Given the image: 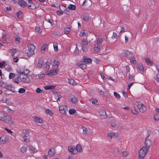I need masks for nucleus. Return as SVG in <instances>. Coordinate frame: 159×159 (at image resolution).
<instances>
[{
    "label": "nucleus",
    "mask_w": 159,
    "mask_h": 159,
    "mask_svg": "<svg viewBox=\"0 0 159 159\" xmlns=\"http://www.w3.org/2000/svg\"><path fill=\"white\" fill-rule=\"evenodd\" d=\"M121 153L122 154V157H126L129 155V153L126 151H123Z\"/></svg>",
    "instance_id": "41"
},
{
    "label": "nucleus",
    "mask_w": 159,
    "mask_h": 159,
    "mask_svg": "<svg viewBox=\"0 0 159 159\" xmlns=\"http://www.w3.org/2000/svg\"><path fill=\"white\" fill-rule=\"evenodd\" d=\"M70 30V27L66 28L64 30V33L66 34H67L69 33Z\"/></svg>",
    "instance_id": "47"
},
{
    "label": "nucleus",
    "mask_w": 159,
    "mask_h": 159,
    "mask_svg": "<svg viewBox=\"0 0 159 159\" xmlns=\"http://www.w3.org/2000/svg\"><path fill=\"white\" fill-rule=\"evenodd\" d=\"M90 102H92L93 104L96 105L97 102V101L94 99H91L90 100Z\"/></svg>",
    "instance_id": "50"
},
{
    "label": "nucleus",
    "mask_w": 159,
    "mask_h": 159,
    "mask_svg": "<svg viewBox=\"0 0 159 159\" xmlns=\"http://www.w3.org/2000/svg\"><path fill=\"white\" fill-rule=\"evenodd\" d=\"M99 114L102 119H105L107 117L106 113L104 110H101L99 112Z\"/></svg>",
    "instance_id": "9"
},
{
    "label": "nucleus",
    "mask_w": 159,
    "mask_h": 159,
    "mask_svg": "<svg viewBox=\"0 0 159 159\" xmlns=\"http://www.w3.org/2000/svg\"><path fill=\"white\" fill-rule=\"evenodd\" d=\"M2 119V120L7 124L12 125L13 123V121L11 117L8 115H6Z\"/></svg>",
    "instance_id": "4"
},
{
    "label": "nucleus",
    "mask_w": 159,
    "mask_h": 159,
    "mask_svg": "<svg viewBox=\"0 0 159 159\" xmlns=\"http://www.w3.org/2000/svg\"><path fill=\"white\" fill-rule=\"evenodd\" d=\"M103 41V39L102 38H98V40H97V44H98L99 45H101V43Z\"/></svg>",
    "instance_id": "38"
},
{
    "label": "nucleus",
    "mask_w": 159,
    "mask_h": 159,
    "mask_svg": "<svg viewBox=\"0 0 159 159\" xmlns=\"http://www.w3.org/2000/svg\"><path fill=\"white\" fill-rule=\"evenodd\" d=\"M89 18V16L88 15H85L83 17V19L84 21L86 22H88Z\"/></svg>",
    "instance_id": "49"
},
{
    "label": "nucleus",
    "mask_w": 159,
    "mask_h": 159,
    "mask_svg": "<svg viewBox=\"0 0 159 159\" xmlns=\"http://www.w3.org/2000/svg\"><path fill=\"white\" fill-rule=\"evenodd\" d=\"M85 34H86L84 30H82L80 34V35L81 36H84Z\"/></svg>",
    "instance_id": "60"
},
{
    "label": "nucleus",
    "mask_w": 159,
    "mask_h": 159,
    "mask_svg": "<svg viewBox=\"0 0 159 159\" xmlns=\"http://www.w3.org/2000/svg\"><path fill=\"white\" fill-rule=\"evenodd\" d=\"M5 115L3 112L0 111V120H3V118Z\"/></svg>",
    "instance_id": "44"
},
{
    "label": "nucleus",
    "mask_w": 159,
    "mask_h": 159,
    "mask_svg": "<svg viewBox=\"0 0 159 159\" xmlns=\"http://www.w3.org/2000/svg\"><path fill=\"white\" fill-rule=\"evenodd\" d=\"M114 94L115 97L118 99H119L120 98V95L117 93L116 92H114Z\"/></svg>",
    "instance_id": "55"
},
{
    "label": "nucleus",
    "mask_w": 159,
    "mask_h": 159,
    "mask_svg": "<svg viewBox=\"0 0 159 159\" xmlns=\"http://www.w3.org/2000/svg\"><path fill=\"white\" fill-rule=\"evenodd\" d=\"M69 82L70 84H72L73 85H75L76 84V83L75 82L74 80L73 79H69Z\"/></svg>",
    "instance_id": "40"
},
{
    "label": "nucleus",
    "mask_w": 159,
    "mask_h": 159,
    "mask_svg": "<svg viewBox=\"0 0 159 159\" xmlns=\"http://www.w3.org/2000/svg\"><path fill=\"white\" fill-rule=\"evenodd\" d=\"M149 150V149L148 148H147L146 146L143 147L139 151V159H144L145 156L147 154Z\"/></svg>",
    "instance_id": "1"
},
{
    "label": "nucleus",
    "mask_w": 159,
    "mask_h": 159,
    "mask_svg": "<svg viewBox=\"0 0 159 159\" xmlns=\"http://www.w3.org/2000/svg\"><path fill=\"white\" fill-rule=\"evenodd\" d=\"M69 113L70 115L74 114L76 112V110L74 109H70L69 111Z\"/></svg>",
    "instance_id": "48"
},
{
    "label": "nucleus",
    "mask_w": 159,
    "mask_h": 159,
    "mask_svg": "<svg viewBox=\"0 0 159 159\" xmlns=\"http://www.w3.org/2000/svg\"><path fill=\"white\" fill-rule=\"evenodd\" d=\"M83 132V133L84 134L87 135L88 134V129L85 127L83 126L82 127Z\"/></svg>",
    "instance_id": "25"
},
{
    "label": "nucleus",
    "mask_w": 159,
    "mask_h": 159,
    "mask_svg": "<svg viewBox=\"0 0 159 159\" xmlns=\"http://www.w3.org/2000/svg\"><path fill=\"white\" fill-rule=\"evenodd\" d=\"M117 134H115L113 133H110L108 134L107 136L108 138L111 139L112 138V137L114 136L117 137Z\"/></svg>",
    "instance_id": "19"
},
{
    "label": "nucleus",
    "mask_w": 159,
    "mask_h": 159,
    "mask_svg": "<svg viewBox=\"0 0 159 159\" xmlns=\"http://www.w3.org/2000/svg\"><path fill=\"white\" fill-rule=\"evenodd\" d=\"M6 142V141L4 139H3L2 137H1L0 144H5Z\"/></svg>",
    "instance_id": "59"
},
{
    "label": "nucleus",
    "mask_w": 159,
    "mask_h": 159,
    "mask_svg": "<svg viewBox=\"0 0 159 159\" xmlns=\"http://www.w3.org/2000/svg\"><path fill=\"white\" fill-rule=\"evenodd\" d=\"M22 12L20 11H19L17 12L16 13V16L18 18H20L22 16Z\"/></svg>",
    "instance_id": "32"
},
{
    "label": "nucleus",
    "mask_w": 159,
    "mask_h": 159,
    "mask_svg": "<svg viewBox=\"0 0 159 159\" xmlns=\"http://www.w3.org/2000/svg\"><path fill=\"white\" fill-rule=\"evenodd\" d=\"M18 78H20V81L25 83H28L30 81V80L27 75L23 73L20 74Z\"/></svg>",
    "instance_id": "3"
},
{
    "label": "nucleus",
    "mask_w": 159,
    "mask_h": 159,
    "mask_svg": "<svg viewBox=\"0 0 159 159\" xmlns=\"http://www.w3.org/2000/svg\"><path fill=\"white\" fill-rule=\"evenodd\" d=\"M83 61L85 63V64L86 65V64H89L91 63L92 60L90 58H84L83 59Z\"/></svg>",
    "instance_id": "15"
},
{
    "label": "nucleus",
    "mask_w": 159,
    "mask_h": 159,
    "mask_svg": "<svg viewBox=\"0 0 159 159\" xmlns=\"http://www.w3.org/2000/svg\"><path fill=\"white\" fill-rule=\"evenodd\" d=\"M53 47L54 48V51L55 52H57L58 51V47H57V43H53Z\"/></svg>",
    "instance_id": "45"
},
{
    "label": "nucleus",
    "mask_w": 159,
    "mask_h": 159,
    "mask_svg": "<svg viewBox=\"0 0 159 159\" xmlns=\"http://www.w3.org/2000/svg\"><path fill=\"white\" fill-rule=\"evenodd\" d=\"M120 116L123 119H128L127 115L126 113H122L120 115Z\"/></svg>",
    "instance_id": "29"
},
{
    "label": "nucleus",
    "mask_w": 159,
    "mask_h": 159,
    "mask_svg": "<svg viewBox=\"0 0 159 159\" xmlns=\"http://www.w3.org/2000/svg\"><path fill=\"white\" fill-rule=\"evenodd\" d=\"M67 107L66 105H61L59 107V110L63 114H65L67 111Z\"/></svg>",
    "instance_id": "6"
},
{
    "label": "nucleus",
    "mask_w": 159,
    "mask_h": 159,
    "mask_svg": "<svg viewBox=\"0 0 159 159\" xmlns=\"http://www.w3.org/2000/svg\"><path fill=\"white\" fill-rule=\"evenodd\" d=\"M59 70L58 69H56L55 70H51L50 72L48 71H47L46 72V75H57V72Z\"/></svg>",
    "instance_id": "8"
},
{
    "label": "nucleus",
    "mask_w": 159,
    "mask_h": 159,
    "mask_svg": "<svg viewBox=\"0 0 159 159\" xmlns=\"http://www.w3.org/2000/svg\"><path fill=\"white\" fill-rule=\"evenodd\" d=\"M100 45L96 44L93 48L94 51L95 52H99L100 48Z\"/></svg>",
    "instance_id": "18"
},
{
    "label": "nucleus",
    "mask_w": 159,
    "mask_h": 159,
    "mask_svg": "<svg viewBox=\"0 0 159 159\" xmlns=\"http://www.w3.org/2000/svg\"><path fill=\"white\" fill-rule=\"evenodd\" d=\"M130 62L134 64H136V61L135 58L134 57H131L130 59Z\"/></svg>",
    "instance_id": "43"
},
{
    "label": "nucleus",
    "mask_w": 159,
    "mask_h": 159,
    "mask_svg": "<svg viewBox=\"0 0 159 159\" xmlns=\"http://www.w3.org/2000/svg\"><path fill=\"white\" fill-rule=\"evenodd\" d=\"M19 4L23 7H24L27 5V3L23 0H20Z\"/></svg>",
    "instance_id": "23"
},
{
    "label": "nucleus",
    "mask_w": 159,
    "mask_h": 159,
    "mask_svg": "<svg viewBox=\"0 0 159 159\" xmlns=\"http://www.w3.org/2000/svg\"><path fill=\"white\" fill-rule=\"evenodd\" d=\"M69 99L70 102H72L73 103H75L77 101V99L76 97L72 94H70L69 95Z\"/></svg>",
    "instance_id": "10"
},
{
    "label": "nucleus",
    "mask_w": 159,
    "mask_h": 159,
    "mask_svg": "<svg viewBox=\"0 0 159 159\" xmlns=\"http://www.w3.org/2000/svg\"><path fill=\"white\" fill-rule=\"evenodd\" d=\"M29 148L33 152H37V149L34 147L30 145L29 146Z\"/></svg>",
    "instance_id": "39"
},
{
    "label": "nucleus",
    "mask_w": 159,
    "mask_h": 159,
    "mask_svg": "<svg viewBox=\"0 0 159 159\" xmlns=\"http://www.w3.org/2000/svg\"><path fill=\"white\" fill-rule=\"evenodd\" d=\"M43 63V61L41 60H39L38 61L37 66L39 68H41L42 67Z\"/></svg>",
    "instance_id": "24"
},
{
    "label": "nucleus",
    "mask_w": 159,
    "mask_h": 159,
    "mask_svg": "<svg viewBox=\"0 0 159 159\" xmlns=\"http://www.w3.org/2000/svg\"><path fill=\"white\" fill-rule=\"evenodd\" d=\"M76 65L82 69L84 70L86 68V65L85 63H81V62L77 63Z\"/></svg>",
    "instance_id": "12"
},
{
    "label": "nucleus",
    "mask_w": 159,
    "mask_h": 159,
    "mask_svg": "<svg viewBox=\"0 0 159 159\" xmlns=\"http://www.w3.org/2000/svg\"><path fill=\"white\" fill-rule=\"evenodd\" d=\"M45 112L47 114H48L50 116H52V111L49 109H47L46 110Z\"/></svg>",
    "instance_id": "42"
},
{
    "label": "nucleus",
    "mask_w": 159,
    "mask_h": 159,
    "mask_svg": "<svg viewBox=\"0 0 159 159\" xmlns=\"http://www.w3.org/2000/svg\"><path fill=\"white\" fill-rule=\"evenodd\" d=\"M50 64L49 62H47L43 65V67L46 70L49 69Z\"/></svg>",
    "instance_id": "21"
},
{
    "label": "nucleus",
    "mask_w": 159,
    "mask_h": 159,
    "mask_svg": "<svg viewBox=\"0 0 159 159\" xmlns=\"http://www.w3.org/2000/svg\"><path fill=\"white\" fill-rule=\"evenodd\" d=\"M7 85H8V84H7L6 83H5L3 82V84H2V85L1 86V87H3V88H5L6 89Z\"/></svg>",
    "instance_id": "64"
},
{
    "label": "nucleus",
    "mask_w": 159,
    "mask_h": 159,
    "mask_svg": "<svg viewBox=\"0 0 159 159\" xmlns=\"http://www.w3.org/2000/svg\"><path fill=\"white\" fill-rule=\"evenodd\" d=\"M55 153V150L54 148H52L48 151V154L49 156L52 157L54 156Z\"/></svg>",
    "instance_id": "14"
},
{
    "label": "nucleus",
    "mask_w": 159,
    "mask_h": 159,
    "mask_svg": "<svg viewBox=\"0 0 159 159\" xmlns=\"http://www.w3.org/2000/svg\"><path fill=\"white\" fill-rule=\"evenodd\" d=\"M146 111V108L145 107V105H144L142 106V107L140 109V111L142 113H143L145 112Z\"/></svg>",
    "instance_id": "34"
},
{
    "label": "nucleus",
    "mask_w": 159,
    "mask_h": 159,
    "mask_svg": "<svg viewBox=\"0 0 159 159\" xmlns=\"http://www.w3.org/2000/svg\"><path fill=\"white\" fill-rule=\"evenodd\" d=\"M22 137V141L24 142H26L27 140V135H23L21 136Z\"/></svg>",
    "instance_id": "53"
},
{
    "label": "nucleus",
    "mask_w": 159,
    "mask_h": 159,
    "mask_svg": "<svg viewBox=\"0 0 159 159\" xmlns=\"http://www.w3.org/2000/svg\"><path fill=\"white\" fill-rule=\"evenodd\" d=\"M13 57V61L15 62H17L19 60V57L16 56Z\"/></svg>",
    "instance_id": "56"
},
{
    "label": "nucleus",
    "mask_w": 159,
    "mask_h": 159,
    "mask_svg": "<svg viewBox=\"0 0 159 159\" xmlns=\"http://www.w3.org/2000/svg\"><path fill=\"white\" fill-rule=\"evenodd\" d=\"M25 91V89L23 88H20L18 90V92L20 93H24Z\"/></svg>",
    "instance_id": "52"
},
{
    "label": "nucleus",
    "mask_w": 159,
    "mask_h": 159,
    "mask_svg": "<svg viewBox=\"0 0 159 159\" xmlns=\"http://www.w3.org/2000/svg\"><path fill=\"white\" fill-rule=\"evenodd\" d=\"M149 136V134L148 132H147V135L146 137L145 141V146L147 147V148H148L149 149V147L152 145L151 141L149 139H147L148 138Z\"/></svg>",
    "instance_id": "5"
},
{
    "label": "nucleus",
    "mask_w": 159,
    "mask_h": 159,
    "mask_svg": "<svg viewBox=\"0 0 159 159\" xmlns=\"http://www.w3.org/2000/svg\"><path fill=\"white\" fill-rule=\"evenodd\" d=\"M15 76V74L13 73H10L9 74V78L10 79H12Z\"/></svg>",
    "instance_id": "58"
},
{
    "label": "nucleus",
    "mask_w": 159,
    "mask_h": 159,
    "mask_svg": "<svg viewBox=\"0 0 159 159\" xmlns=\"http://www.w3.org/2000/svg\"><path fill=\"white\" fill-rule=\"evenodd\" d=\"M69 152L71 154H75L77 153V150L72 146H70L68 148Z\"/></svg>",
    "instance_id": "7"
},
{
    "label": "nucleus",
    "mask_w": 159,
    "mask_h": 159,
    "mask_svg": "<svg viewBox=\"0 0 159 159\" xmlns=\"http://www.w3.org/2000/svg\"><path fill=\"white\" fill-rule=\"evenodd\" d=\"M35 49V46L33 44L29 45L28 46V51L27 52V55L28 57H30L34 55V51Z\"/></svg>",
    "instance_id": "2"
},
{
    "label": "nucleus",
    "mask_w": 159,
    "mask_h": 159,
    "mask_svg": "<svg viewBox=\"0 0 159 159\" xmlns=\"http://www.w3.org/2000/svg\"><path fill=\"white\" fill-rule=\"evenodd\" d=\"M6 89L10 91L13 93L15 92L14 87L11 84L8 85Z\"/></svg>",
    "instance_id": "11"
},
{
    "label": "nucleus",
    "mask_w": 159,
    "mask_h": 159,
    "mask_svg": "<svg viewBox=\"0 0 159 159\" xmlns=\"http://www.w3.org/2000/svg\"><path fill=\"white\" fill-rule=\"evenodd\" d=\"M130 53L129 51H126L125 52L123 53V55L124 56L127 57L128 55L130 54Z\"/></svg>",
    "instance_id": "51"
},
{
    "label": "nucleus",
    "mask_w": 159,
    "mask_h": 159,
    "mask_svg": "<svg viewBox=\"0 0 159 159\" xmlns=\"http://www.w3.org/2000/svg\"><path fill=\"white\" fill-rule=\"evenodd\" d=\"M77 151L79 152H81L82 151L81 146L80 144H78L75 148Z\"/></svg>",
    "instance_id": "16"
},
{
    "label": "nucleus",
    "mask_w": 159,
    "mask_h": 159,
    "mask_svg": "<svg viewBox=\"0 0 159 159\" xmlns=\"http://www.w3.org/2000/svg\"><path fill=\"white\" fill-rule=\"evenodd\" d=\"M154 79L157 82H159V75H156L154 77Z\"/></svg>",
    "instance_id": "63"
},
{
    "label": "nucleus",
    "mask_w": 159,
    "mask_h": 159,
    "mask_svg": "<svg viewBox=\"0 0 159 159\" xmlns=\"http://www.w3.org/2000/svg\"><path fill=\"white\" fill-rule=\"evenodd\" d=\"M138 67L139 70L143 71H144V68L142 64H138Z\"/></svg>",
    "instance_id": "37"
},
{
    "label": "nucleus",
    "mask_w": 159,
    "mask_h": 159,
    "mask_svg": "<svg viewBox=\"0 0 159 159\" xmlns=\"http://www.w3.org/2000/svg\"><path fill=\"white\" fill-rule=\"evenodd\" d=\"M55 87V86H53L51 85H49L45 86L44 87L45 89L46 90H48L54 89Z\"/></svg>",
    "instance_id": "30"
},
{
    "label": "nucleus",
    "mask_w": 159,
    "mask_h": 159,
    "mask_svg": "<svg viewBox=\"0 0 159 159\" xmlns=\"http://www.w3.org/2000/svg\"><path fill=\"white\" fill-rule=\"evenodd\" d=\"M54 96L57 101H59V99L61 98V96L59 93H55Z\"/></svg>",
    "instance_id": "22"
},
{
    "label": "nucleus",
    "mask_w": 159,
    "mask_h": 159,
    "mask_svg": "<svg viewBox=\"0 0 159 159\" xmlns=\"http://www.w3.org/2000/svg\"><path fill=\"white\" fill-rule=\"evenodd\" d=\"M2 100V102L3 103H7L8 102V100L6 98H3Z\"/></svg>",
    "instance_id": "61"
},
{
    "label": "nucleus",
    "mask_w": 159,
    "mask_h": 159,
    "mask_svg": "<svg viewBox=\"0 0 159 159\" xmlns=\"http://www.w3.org/2000/svg\"><path fill=\"white\" fill-rule=\"evenodd\" d=\"M21 151L23 153H25L27 151V147L23 146L20 149Z\"/></svg>",
    "instance_id": "31"
},
{
    "label": "nucleus",
    "mask_w": 159,
    "mask_h": 159,
    "mask_svg": "<svg viewBox=\"0 0 159 159\" xmlns=\"http://www.w3.org/2000/svg\"><path fill=\"white\" fill-rule=\"evenodd\" d=\"M45 20L50 23L52 26L53 25V23H52V20L50 16L49 15L47 16L46 17Z\"/></svg>",
    "instance_id": "13"
},
{
    "label": "nucleus",
    "mask_w": 159,
    "mask_h": 159,
    "mask_svg": "<svg viewBox=\"0 0 159 159\" xmlns=\"http://www.w3.org/2000/svg\"><path fill=\"white\" fill-rule=\"evenodd\" d=\"M88 44V41L86 39H83L81 45L82 46H86Z\"/></svg>",
    "instance_id": "17"
},
{
    "label": "nucleus",
    "mask_w": 159,
    "mask_h": 159,
    "mask_svg": "<svg viewBox=\"0 0 159 159\" xmlns=\"http://www.w3.org/2000/svg\"><path fill=\"white\" fill-rule=\"evenodd\" d=\"M154 119L158 121L159 120V114L155 113L154 116Z\"/></svg>",
    "instance_id": "46"
},
{
    "label": "nucleus",
    "mask_w": 159,
    "mask_h": 159,
    "mask_svg": "<svg viewBox=\"0 0 159 159\" xmlns=\"http://www.w3.org/2000/svg\"><path fill=\"white\" fill-rule=\"evenodd\" d=\"M68 8L71 10H74L76 9V7L73 4H70L68 6Z\"/></svg>",
    "instance_id": "26"
},
{
    "label": "nucleus",
    "mask_w": 159,
    "mask_h": 159,
    "mask_svg": "<svg viewBox=\"0 0 159 159\" xmlns=\"http://www.w3.org/2000/svg\"><path fill=\"white\" fill-rule=\"evenodd\" d=\"M23 134L24 135H28L30 133V131L27 129H24L22 131Z\"/></svg>",
    "instance_id": "33"
},
{
    "label": "nucleus",
    "mask_w": 159,
    "mask_h": 159,
    "mask_svg": "<svg viewBox=\"0 0 159 159\" xmlns=\"http://www.w3.org/2000/svg\"><path fill=\"white\" fill-rule=\"evenodd\" d=\"M28 7L29 9L32 10L36 8L35 6L33 3H30V4L28 6Z\"/></svg>",
    "instance_id": "27"
},
{
    "label": "nucleus",
    "mask_w": 159,
    "mask_h": 159,
    "mask_svg": "<svg viewBox=\"0 0 159 159\" xmlns=\"http://www.w3.org/2000/svg\"><path fill=\"white\" fill-rule=\"evenodd\" d=\"M34 120L37 123H41L42 122V120L38 117H36L34 118Z\"/></svg>",
    "instance_id": "28"
},
{
    "label": "nucleus",
    "mask_w": 159,
    "mask_h": 159,
    "mask_svg": "<svg viewBox=\"0 0 159 159\" xmlns=\"http://www.w3.org/2000/svg\"><path fill=\"white\" fill-rule=\"evenodd\" d=\"M36 31L38 32L40 34L41 33L42 30L39 27H37L35 29Z\"/></svg>",
    "instance_id": "54"
},
{
    "label": "nucleus",
    "mask_w": 159,
    "mask_h": 159,
    "mask_svg": "<svg viewBox=\"0 0 159 159\" xmlns=\"http://www.w3.org/2000/svg\"><path fill=\"white\" fill-rule=\"evenodd\" d=\"M145 61L146 63L148 65L152 66V62L148 58L145 59Z\"/></svg>",
    "instance_id": "36"
},
{
    "label": "nucleus",
    "mask_w": 159,
    "mask_h": 159,
    "mask_svg": "<svg viewBox=\"0 0 159 159\" xmlns=\"http://www.w3.org/2000/svg\"><path fill=\"white\" fill-rule=\"evenodd\" d=\"M11 55L12 57L15 56V55L17 53H19V51H17L16 49H12L11 50Z\"/></svg>",
    "instance_id": "20"
},
{
    "label": "nucleus",
    "mask_w": 159,
    "mask_h": 159,
    "mask_svg": "<svg viewBox=\"0 0 159 159\" xmlns=\"http://www.w3.org/2000/svg\"><path fill=\"white\" fill-rule=\"evenodd\" d=\"M7 112L10 113H13V111L10 109L8 107H7Z\"/></svg>",
    "instance_id": "62"
},
{
    "label": "nucleus",
    "mask_w": 159,
    "mask_h": 159,
    "mask_svg": "<svg viewBox=\"0 0 159 159\" xmlns=\"http://www.w3.org/2000/svg\"><path fill=\"white\" fill-rule=\"evenodd\" d=\"M59 64L60 63L58 61L56 60H54L53 62V66H58Z\"/></svg>",
    "instance_id": "57"
},
{
    "label": "nucleus",
    "mask_w": 159,
    "mask_h": 159,
    "mask_svg": "<svg viewBox=\"0 0 159 159\" xmlns=\"http://www.w3.org/2000/svg\"><path fill=\"white\" fill-rule=\"evenodd\" d=\"M46 45L45 44H43L41 47V51L42 53H44L45 52V51L46 49Z\"/></svg>",
    "instance_id": "35"
}]
</instances>
